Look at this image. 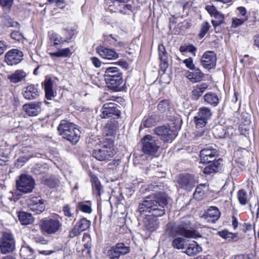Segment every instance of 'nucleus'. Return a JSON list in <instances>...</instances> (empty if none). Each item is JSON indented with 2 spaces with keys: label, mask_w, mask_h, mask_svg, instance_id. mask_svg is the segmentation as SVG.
<instances>
[{
  "label": "nucleus",
  "mask_w": 259,
  "mask_h": 259,
  "mask_svg": "<svg viewBox=\"0 0 259 259\" xmlns=\"http://www.w3.org/2000/svg\"><path fill=\"white\" fill-rule=\"evenodd\" d=\"M120 163L119 159H115L108 164V167L110 169H114L116 168Z\"/></svg>",
  "instance_id": "052dcab7"
},
{
  "label": "nucleus",
  "mask_w": 259,
  "mask_h": 259,
  "mask_svg": "<svg viewBox=\"0 0 259 259\" xmlns=\"http://www.w3.org/2000/svg\"><path fill=\"white\" fill-rule=\"evenodd\" d=\"M22 52L17 49H12L5 55V62L8 65H15L19 64L23 60Z\"/></svg>",
  "instance_id": "dca6fc26"
},
{
  "label": "nucleus",
  "mask_w": 259,
  "mask_h": 259,
  "mask_svg": "<svg viewBox=\"0 0 259 259\" xmlns=\"http://www.w3.org/2000/svg\"><path fill=\"white\" fill-rule=\"evenodd\" d=\"M77 208L80 211L87 213H91L92 210L90 201L79 202Z\"/></svg>",
  "instance_id": "4c0bfd02"
},
{
  "label": "nucleus",
  "mask_w": 259,
  "mask_h": 259,
  "mask_svg": "<svg viewBox=\"0 0 259 259\" xmlns=\"http://www.w3.org/2000/svg\"><path fill=\"white\" fill-rule=\"evenodd\" d=\"M186 249L184 251L189 256H195L202 251V247L195 241H193L188 244H186Z\"/></svg>",
  "instance_id": "4be33fe9"
},
{
  "label": "nucleus",
  "mask_w": 259,
  "mask_h": 259,
  "mask_svg": "<svg viewBox=\"0 0 259 259\" xmlns=\"http://www.w3.org/2000/svg\"><path fill=\"white\" fill-rule=\"evenodd\" d=\"M155 133L164 142L174 140L177 136L176 132L171 130L169 126H160L154 130Z\"/></svg>",
  "instance_id": "2eb2a0df"
},
{
  "label": "nucleus",
  "mask_w": 259,
  "mask_h": 259,
  "mask_svg": "<svg viewBox=\"0 0 259 259\" xmlns=\"http://www.w3.org/2000/svg\"><path fill=\"white\" fill-rule=\"evenodd\" d=\"M208 85L206 83H202L197 85L192 92V98L193 100H197L202 95Z\"/></svg>",
  "instance_id": "7c9ffc66"
},
{
  "label": "nucleus",
  "mask_w": 259,
  "mask_h": 259,
  "mask_svg": "<svg viewBox=\"0 0 259 259\" xmlns=\"http://www.w3.org/2000/svg\"><path fill=\"white\" fill-rule=\"evenodd\" d=\"M4 24L8 27H16L19 28L20 27L19 24L16 21H14L9 17H5L3 20Z\"/></svg>",
  "instance_id": "79ce46f5"
},
{
  "label": "nucleus",
  "mask_w": 259,
  "mask_h": 259,
  "mask_svg": "<svg viewBox=\"0 0 259 259\" xmlns=\"http://www.w3.org/2000/svg\"><path fill=\"white\" fill-rule=\"evenodd\" d=\"M177 182L179 188L189 191H191L197 183L194 177L188 174L178 176L177 178Z\"/></svg>",
  "instance_id": "ddd939ff"
},
{
  "label": "nucleus",
  "mask_w": 259,
  "mask_h": 259,
  "mask_svg": "<svg viewBox=\"0 0 259 259\" xmlns=\"http://www.w3.org/2000/svg\"><path fill=\"white\" fill-rule=\"evenodd\" d=\"M118 126L117 121L113 120L108 121L103 128V134L106 136H113L115 134Z\"/></svg>",
  "instance_id": "bb28decb"
},
{
  "label": "nucleus",
  "mask_w": 259,
  "mask_h": 259,
  "mask_svg": "<svg viewBox=\"0 0 259 259\" xmlns=\"http://www.w3.org/2000/svg\"><path fill=\"white\" fill-rule=\"evenodd\" d=\"M194 72L187 71L186 77L192 83H196L202 80L204 74L199 68H195Z\"/></svg>",
  "instance_id": "b1692460"
},
{
  "label": "nucleus",
  "mask_w": 259,
  "mask_h": 259,
  "mask_svg": "<svg viewBox=\"0 0 259 259\" xmlns=\"http://www.w3.org/2000/svg\"><path fill=\"white\" fill-rule=\"evenodd\" d=\"M18 219L23 225H27L32 224L34 219L32 215L25 212H20L18 214Z\"/></svg>",
  "instance_id": "c756f323"
},
{
  "label": "nucleus",
  "mask_w": 259,
  "mask_h": 259,
  "mask_svg": "<svg viewBox=\"0 0 259 259\" xmlns=\"http://www.w3.org/2000/svg\"><path fill=\"white\" fill-rule=\"evenodd\" d=\"M62 211L65 217L69 219V222L73 223L75 221L74 213L68 204L63 206Z\"/></svg>",
  "instance_id": "473e14b6"
},
{
  "label": "nucleus",
  "mask_w": 259,
  "mask_h": 259,
  "mask_svg": "<svg viewBox=\"0 0 259 259\" xmlns=\"http://www.w3.org/2000/svg\"><path fill=\"white\" fill-rule=\"evenodd\" d=\"M155 123V120H154V118L152 117H149L146 119H144L142 122L140 130L143 128L151 127L152 126L154 125Z\"/></svg>",
  "instance_id": "c03bdc74"
},
{
  "label": "nucleus",
  "mask_w": 259,
  "mask_h": 259,
  "mask_svg": "<svg viewBox=\"0 0 259 259\" xmlns=\"http://www.w3.org/2000/svg\"><path fill=\"white\" fill-rule=\"evenodd\" d=\"M91 61L93 64L96 68H99L101 65V62L99 58L96 57H93L91 58Z\"/></svg>",
  "instance_id": "bf43d9fd"
},
{
  "label": "nucleus",
  "mask_w": 259,
  "mask_h": 259,
  "mask_svg": "<svg viewBox=\"0 0 259 259\" xmlns=\"http://www.w3.org/2000/svg\"><path fill=\"white\" fill-rule=\"evenodd\" d=\"M219 155L218 151L212 146H207L200 151V156L202 163H210Z\"/></svg>",
  "instance_id": "4468645a"
},
{
  "label": "nucleus",
  "mask_w": 259,
  "mask_h": 259,
  "mask_svg": "<svg viewBox=\"0 0 259 259\" xmlns=\"http://www.w3.org/2000/svg\"><path fill=\"white\" fill-rule=\"evenodd\" d=\"M183 63L185 64L187 68H189L190 70L195 69V66L193 63V60L191 57H189L184 60L183 61Z\"/></svg>",
  "instance_id": "5fc2aeb1"
},
{
  "label": "nucleus",
  "mask_w": 259,
  "mask_h": 259,
  "mask_svg": "<svg viewBox=\"0 0 259 259\" xmlns=\"http://www.w3.org/2000/svg\"><path fill=\"white\" fill-rule=\"evenodd\" d=\"M237 10L240 16H242L243 17H248L246 16L247 10L244 7H239L237 8Z\"/></svg>",
  "instance_id": "680f3d73"
},
{
  "label": "nucleus",
  "mask_w": 259,
  "mask_h": 259,
  "mask_svg": "<svg viewBox=\"0 0 259 259\" xmlns=\"http://www.w3.org/2000/svg\"><path fill=\"white\" fill-rule=\"evenodd\" d=\"M27 74L22 69L16 70L14 73L8 75V79L13 83H17L25 79Z\"/></svg>",
  "instance_id": "393cba45"
},
{
  "label": "nucleus",
  "mask_w": 259,
  "mask_h": 259,
  "mask_svg": "<svg viewBox=\"0 0 259 259\" xmlns=\"http://www.w3.org/2000/svg\"><path fill=\"white\" fill-rule=\"evenodd\" d=\"M58 130L59 134L72 145H75L78 142L80 132L75 124L67 120H62Z\"/></svg>",
  "instance_id": "f03ea898"
},
{
  "label": "nucleus",
  "mask_w": 259,
  "mask_h": 259,
  "mask_svg": "<svg viewBox=\"0 0 259 259\" xmlns=\"http://www.w3.org/2000/svg\"><path fill=\"white\" fill-rule=\"evenodd\" d=\"M247 194L246 192L243 190H240L238 192V198L240 203L242 205H245L247 202Z\"/></svg>",
  "instance_id": "37998d69"
},
{
  "label": "nucleus",
  "mask_w": 259,
  "mask_h": 259,
  "mask_svg": "<svg viewBox=\"0 0 259 259\" xmlns=\"http://www.w3.org/2000/svg\"><path fill=\"white\" fill-rule=\"evenodd\" d=\"M6 48V45L5 42L0 41V55L4 53Z\"/></svg>",
  "instance_id": "338daca9"
},
{
  "label": "nucleus",
  "mask_w": 259,
  "mask_h": 259,
  "mask_svg": "<svg viewBox=\"0 0 259 259\" xmlns=\"http://www.w3.org/2000/svg\"><path fill=\"white\" fill-rule=\"evenodd\" d=\"M113 144V141H111V144L107 146L100 142L95 143V148L92 152L93 156L99 161L108 160L112 158L115 154L116 151L111 145Z\"/></svg>",
  "instance_id": "20e7f679"
},
{
  "label": "nucleus",
  "mask_w": 259,
  "mask_h": 259,
  "mask_svg": "<svg viewBox=\"0 0 259 259\" xmlns=\"http://www.w3.org/2000/svg\"><path fill=\"white\" fill-rule=\"evenodd\" d=\"M211 115L212 113L210 109L206 107H203L199 108L197 113V116H198L199 118H202L206 120H208V119L210 118Z\"/></svg>",
  "instance_id": "f704fd0d"
},
{
  "label": "nucleus",
  "mask_w": 259,
  "mask_h": 259,
  "mask_svg": "<svg viewBox=\"0 0 259 259\" xmlns=\"http://www.w3.org/2000/svg\"><path fill=\"white\" fill-rule=\"evenodd\" d=\"M194 120L197 128H202L204 127L207 121V120L202 118H199L197 115L194 117Z\"/></svg>",
  "instance_id": "09e8293b"
},
{
  "label": "nucleus",
  "mask_w": 259,
  "mask_h": 259,
  "mask_svg": "<svg viewBox=\"0 0 259 259\" xmlns=\"http://www.w3.org/2000/svg\"><path fill=\"white\" fill-rule=\"evenodd\" d=\"M254 45L259 49V33L254 37Z\"/></svg>",
  "instance_id": "774afa93"
},
{
  "label": "nucleus",
  "mask_w": 259,
  "mask_h": 259,
  "mask_svg": "<svg viewBox=\"0 0 259 259\" xmlns=\"http://www.w3.org/2000/svg\"><path fill=\"white\" fill-rule=\"evenodd\" d=\"M217 57L215 53L212 51L206 52L201 59V64L205 68L211 69L216 64Z\"/></svg>",
  "instance_id": "f3484780"
},
{
  "label": "nucleus",
  "mask_w": 259,
  "mask_h": 259,
  "mask_svg": "<svg viewBox=\"0 0 259 259\" xmlns=\"http://www.w3.org/2000/svg\"><path fill=\"white\" fill-rule=\"evenodd\" d=\"M209 28L210 25L207 22H205L203 23H202L201 27L200 32L199 34V37L200 38H203L208 32V30L209 29Z\"/></svg>",
  "instance_id": "3c124183"
},
{
  "label": "nucleus",
  "mask_w": 259,
  "mask_h": 259,
  "mask_svg": "<svg viewBox=\"0 0 259 259\" xmlns=\"http://www.w3.org/2000/svg\"><path fill=\"white\" fill-rule=\"evenodd\" d=\"M27 202L29 208L36 214L42 213L46 209V201L40 196H31L27 199Z\"/></svg>",
  "instance_id": "9d476101"
},
{
  "label": "nucleus",
  "mask_w": 259,
  "mask_h": 259,
  "mask_svg": "<svg viewBox=\"0 0 259 259\" xmlns=\"http://www.w3.org/2000/svg\"><path fill=\"white\" fill-rule=\"evenodd\" d=\"M51 39L54 42V46H57L60 44L64 43V42H67L66 40H62V38L59 36L58 34L55 33L52 34Z\"/></svg>",
  "instance_id": "de8ad7c7"
},
{
  "label": "nucleus",
  "mask_w": 259,
  "mask_h": 259,
  "mask_svg": "<svg viewBox=\"0 0 259 259\" xmlns=\"http://www.w3.org/2000/svg\"><path fill=\"white\" fill-rule=\"evenodd\" d=\"M170 108L169 102L168 100L160 101L157 105V109L161 112L164 113Z\"/></svg>",
  "instance_id": "ea45409f"
},
{
  "label": "nucleus",
  "mask_w": 259,
  "mask_h": 259,
  "mask_svg": "<svg viewBox=\"0 0 259 259\" xmlns=\"http://www.w3.org/2000/svg\"><path fill=\"white\" fill-rule=\"evenodd\" d=\"M104 77L107 87L114 91H117L123 82L122 72L116 67L107 68Z\"/></svg>",
  "instance_id": "7ed1b4c3"
},
{
  "label": "nucleus",
  "mask_w": 259,
  "mask_h": 259,
  "mask_svg": "<svg viewBox=\"0 0 259 259\" xmlns=\"http://www.w3.org/2000/svg\"><path fill=\"white\" fill-rule=\"evenodd\" d=\"M39 226L43 233L52 235L61 230L62 224L57 218H45L39 221Z\"/></svg>",
  "instance_id": "423d86ee"
},
{
  "label": "nucleus",
  "mask_w": 259,
  "mask_h": 259,
  "mask_svg": "<svg viewBox=\"0 0 259 259\" xmlns=\"http://www.w3.org/2000/svg\"><path fill=\"white\" fill-rule=\"evenodd\" d=\"M213 134L216 138L222 139L225 137L226 132L223 127L219 126L214 130Z\"/></svg>",
  "instance_id": "8fccbe9b"
},
{
  "label": "nucleus",
  "mask_w": 259,
  "mask_h": 259,
  "mask_svg": "<svg viewBox=\"0 0 259 259\" xmlns=\"http://www.w3.org/2000/svg\"><path fill=\"white\" fill-rule=\"evenodd\" d=\"M130 247L123 243H118L112 246L107 251V255L110 259H119V257L128 253Z\"/></svg>",
  "instance_id": "f8f14e48"
},
{
  "label": "nucleus",
  "mask_w": 259,
  "mask_h": 259,
  "mask_svg": "<svg viewBox=\"0 0 259 259\" xmlns=\"http://www.w3.org/2000/svg\"><path fill=\"white\" fill-rule=\"evenodd\" d=\"M158 55L161 61V68L164 71L168 67V57L165 47L162 44L158 46Z\"/></svg>",
  "instance_id": "5701e85b"
},
{
  "label": "nucleus",
  "mask_w": 259,
  "mask_h": 259,
  "mask_svg": "<svg viewBox=\"0 0 259 259\" xmlns=\"http://www.w3.org/2000/svg\"><path fill=\"white\" fill-rule=\"evenodd\" d=\"M25 251H29L31 255L33 252V249L30 246H26V247H22V248L20 250L21 254L22 252H25Z\"/></svg>",
  "instance_id": "69168bd1"
},
{
  "label": "nucleus",
  "mask_w": 259,
  "mask_h": 259,
  "mask_svg": "<svg viewBox=\"0 0 259 259\" xmlns=\"http://www.w3.org/2000/svg\"><path fill=\"white\" fill-rule=\"evenodd\" d=\"M16 240L14 235L10 231L2 233L0 237V252L2 254L13 253L16 249Z\"/></svg>",
  "instance_id": "39448f33"
},
{
  "label": "nucleus",
  "mask_w": 259,
  "mask_h": 259,
  "mask_svg": "<svg viewBox=\"0 0 259 259\" xmlns=\"http://www.w3.org/2000/svg\"><path fill=\"white\" fill-rule=\"evenodd\" d=\"M142 150L145 154H153L156 153L160 146L159 140L155 137L148 135L141 140Z\"/></svg>",
  "instance_id": "6e6552de"
},
{
  "label": "nucleus",
  "mask_w": 259,
  "mask_h": 259,
  "mask_svg": "<svg viewBox=\"0 0 259 259\" xmlns=\"http://www.w3.org/2000/svg\"><path fill=\"white\" fill-rule=\"evenodd\" d=\"M65 31L68 35V37H66L65 39L68 41V40L72 38V36L74 34V30L68 29H65Z\"/></svg>",
  "instance_id": "0e129e2a"
},
{
  "label": "nucleus",
  "mask_w": 259,
  "mask_h": 259,
  "mask_svg": "<svg viewBox=\"0 0 259 259\" xmlns=\"http://www.w3.org/2000/svg\"><path fill=\"white\" fill-rule=\"evenodd\" d=\"M220 211L215 206H210L203 214L202 218L209 223H214L220 217Z\"/></svg>",
  "instance_id": "6ab92c4d"
},
{
  "label": "nucleus",
  "mask_w": 259,
  "mask_h": 259,
  "mask_svg": "<svg viewBox=\"0 0 259 259\" xmlns=\"http://www.w3.org/2000/svg\"><path fill=\"white\" fill-rule=\"evenodd\" d=\"M71 54L69 48L58 49L56 52L49 53L52 57H69Z\"/></svg>",
  "instance_id": "2f4dec72"
},
{
  "label": "nucleus",
  "mask_w": 259,
  "mask_h": 259,
  "mask_svg": "<svg viewBox=\"0 0 259 259\" xmlns=\"http://www.w3.org/2000/svg\"><path fill=\"white\" fill-rule=\"evenodd\" d=\"M35 182L33 179L28 175H21L16 181L17 190L23 193H29L34 188Z\"/></svg>",
  "instance_id": "1a4fd4ad"
},
{
  "label": "nucleus",
  "mask_w": 259,
  "mask_h": 259,
  "mask_svg": "<svg viewBox=\"0 0 259 259\" xmlns=\"http://www.w3.org/2000/svg\"><path fill=\"white\" fill-rule=\"evenodd\" d=\"M218 233L221 237L229 241L233 240L236 237L235 234L229 232L227 230H223Z\"/></svg>",
  "instance_id": "a19ab883"
},
{
  "label": "nucleus",
  "mask_w": 259,
  "mask_h": 259,
  "mask_svg": "<svg viewBox=\"0 0 259 259\" xmlns=\"http://www.w3.org/2000/svg\"><path fill=\"white\" fill-rule=\"evenodd\" d=\"M82 232L75 225L73 228L70 231L69 233V237L70 238H73L76 236H77L80 235V234Z\"/></svg>",
  "instance_id": "6e6d98bb"
},
{
  "label": "nucleus",
  "mask_w": 259,
  "mask_h": 259,
  "mask_svg": "<svg viewBox=\"0 0 259 259\" xmlns=\"http://www.w3.org/2000/svg\"><path fill=\"white\" fill-rule=\"evenodd\" d=\"M204 101L212 106H217L219 103V99L217 95L213 92L206 93L204 96Z\"/></svg>",
  "instance_id": "c85d7f7f"
},
{
  "label": "nucleus",
  "mask_w": 259,
  "mask_h": 259,
  "mask_svg": "<svg viewBox=\"0 0 259 259\" xmlns=\"http://www.w3.org/2000/svg\"><path fill=\"white\" fill-rule=\"evenodd\" d=\"M41 104V102H31L24 104L23 109L28 116H34L40 112Z\"/></svg>",
  "instance_id": "412c9836"
},
{
  "label": "nucleus",
  "mask_w": 259,
  "mask_h": 259,
  "mask_svg": "<svg viewBox=\"0 0 259 259\" xmlns=\"http://www.w3.org/2000/svg\"><path fill=\"white\" fill-rule=\"evenodd\" d=\"M32 156L27 157L26 156H21L18 159L17 162L15 163V166L18 167H21Z\"/></svg>",
  "instance_id": "603ef678"
},
{
  "label": "nucleus",
  "mask_w": 259,
  "mask_h": 259,
  "mask_svg": "<svg viewBox=\"0 0 259 259\" xmlns=\"http://www.w3.org/2000/svg\"><path fill=\"white\" fill-rule=\"evenodd\" d=\"M118 105L115 103L109 102L103 105L100 116L102 118L113 117L118 118L120 116V111Z\"/></svg>",
  "instance_id": "9b49d317"
},
{
  "label": "nucleus",
  "mask_w": 259,
  "mask_h": 259,
  "mask_svg": "<svg viewBox=\"0 0 259 259\" xmlns=\"http://www.w3.org/2000/svg\"><path fill=\"white\" fill-rule=\"evenodd\" d=\"M81 232L89 229L91 226V222L85 218H82L79 220L75 225Z\"/></svg>",
  "instance_id": "c9c22d12"
},
{
  "label": "nucleus",
  "mask_w": 259,
  "mask_h": 259,
  "mask_svg": "<svg viewBox=\"0 0 259 259\" xmlns=\"http://www.w3.org/2000/svg\"><path fill=\"white\" fill-rule=\"evenodd\" d=\"M91 182L93 192H96L99 196H100L101 191L102 190V187L98 178L95 176L92 177Z\"/></svg>",
  "instance_id": "72a5a7b5"
},
{
  "label": "nucleus",
  "mask_w": 259,
  "mask_h": 259,
  "mask_svg": "<svg viewBox=\"0 0 259 259\" xmlns=\"http://www.w3.org/2000/svg\"><path fill=\"white\" fill-rule=\"evenodd\" d=\"M34 240L36 243H39L41 244H47L48 243V241L42 237H35Z\"/></svg>",
  "instance_id": "e2e57ef3"
},
{
  "label": "nucleus",
  "mask_w": 259,
  "mask_h": 259,
  "mask_svg": "<svg viewBox=\"0 0 259 259\" xmlns=\"http://www.w3.org/2000/svg\"><path fill=\"white\" fill-rule=\"evenodd\" d=\"M96 51L102 58L105 59L115 60L119 57L118 54L113 49L100 46L96 48Z\"/></svg>",
  "instance_id": "aec40b11"
},
{
  "label": "nucleus",
  "mask_w": 259,
  "mask_h": 259,
  "mask_svg": "<svg viewBox=\"0 0 259 259\" xmlns=\"http://www.w3.org/2000/svg\"><path fill=\"white\" fill-rule=\"evenodd\" d=\"M191 223L189 221H182L177 226L171 227L169 229V234L173 237L177 235L183 236L186 238H194L196 236V231H192Z\"/></svg>",
  "instance_id": "0eeeda50"
},
{
  "label": "nucleus",
  "mask_w": 259,
  "mask_h": 259,
  "mask_svg": "<svg viewBox=\"0 0 259 259\" xmlns=\"http://www.w3.org/2000/svg\"><path fill=\"white\" fill-rule=\"evenodd\" d=\"M10 35L12 39L18 41L22 40L24 38L22 33L19 31H13Z\"/></svg>",
  "instance_id": "864d4df0"
},
{
  "label": "nucleus",
  "mask_w": 259,
  "mask_h": 259,
  "mask_svg": "<svg viewBox=\"0 0 259 259\" xmlns=\"http://www.w3.org/2000/svg\"><path fill=\"white\" fill-rule=\"evenodd\" d=\"M205 10L207 11V12L209 14L211 17H213L219 12V11L217 10L215 7L213 5H208L205 7Z\"/></svg>",
  "instance_id": "13d9d810"
},
{
  "label": "nucleus",
  "mask_w": 259,
  "mask_h": 259,
  "mask_svg": "<svg viewBox=\"0 0 259 259\" xmlns=\"http://www.w3.org/2000/svg\"><path fill=\"white\" fill-rule=\"evenodd\" d=\"M38 85L31 84L24 88L22 92L23 97L28 100L36 99L39 96Z\"/></svg>",
  "instance_id": "a211bd4d"
},
{
  "label": "nucleus",
  "mask_w": 259,
  "mask_h": 259,
  "mask_svg": "<svg viewBox=\"0 0 259 259\" xmlns=\"http://www.w3.org/2000/svg\"><path fill=\"white\" fill-rule=\"evenodd\" d=\"M47 170L48 169L45 167L40 164H36V165L32 168V172L35 175H41L46 173Z\"/></svg>",
  "instance_id": "a18cd8bd"
},
{
  "label": "nucleus",
  "mask_w": 259,
  "mask_h": 259,
  "mask_svg": "<svg viewBox=\"0 0 259 259\" xmlns=\"http://www.w3.org/2000/svg\"><path fill=\"white\" fill-rule=\"evenodd\" d=\"M212 17L214 18L211 20V23L213 27H216L224 23V16L219 12L215 14Z\"/></svg>",
  "instance_id": "58836bf2"
},
{
  "label": "nucleus",
  "mask_w": 259,
  "mask_h": 259,
  "mask_svg": "<svg viewBox=\"0 0 259 259\" xmlns=\"http://www.w3.org/2000/svg\"><path fill=\"white\" fill-rule=\"evenodd\" d=\"M186 240L182 237L175 238L172 241V246L178 249H184L185 248V244Z\"/></svg>",
  "instance_id": "e433bc0d"
},
{
  "label": "nucleus",
  "mask_w": 259,
  "mask_h": 259,
  "mask_svg": "<svg viewBox=\"0 0 259 259\" xmlns=\"http://www.w3.org/2000/svg\"><path fill=\"white\" fill-rule=\"evenodd\" d=\"M222 161L221 159H219L217 161H212L210 164L206 166L203 169V172L205 174H210L212 172L218 171L221 168V163L220 161Z\"/></svg>",
  "instance_id": "cd10ccee"
},
{
  "label": "nucleus",
  "mask_w": 259,
  "mask_h": 259,
  "mask_svg": "<svg viewBox=\"0 0 259 259\" xmlns=\"http://www.w3.org/2000/svg\"><path fill=\"white\" fill-rule=\"evenodd\" d=\"M13 3V0H0V5L7 10L11 9Z\"/></svg>",
  "instance_id": "4d7b16f0"
},
{
  "label": "nucleus",
  "mask_w": 259,
  "mask_h": 259,
  "mask_svg": "<svg viewBox=\"0 0 259 259\" xmlns=\"http://www.w3.org/2000/svg\"><path fill=\"white\" fill-rule=\"evenodd\" d=\"M167 196L163 192H158L144 198L139 205L141 213L148 212L144 220V227L149 234L156 231L159 227L157 217L163 215L165 212V207L167 205Z\"/></svg>",
  "instance_id": "f257e3e1"
},
{
  "label": "nucleus",
  "mask_w": 259,
  "mask_h": 259,
  "mask_svg": "<svg viewBox=\"0 0 259 259\" xmlns=\"http://www.w3.org/2000/svg\"><path fill=\"white\" fill-rule=\"evenodd\" d=\"M248 20V17H242V18H234L232 19V27L237 28L242 25Z\"/></svg>",
  "instance_id": "49530a36"
},
{
  "label": "nucleus",
  "mask_w": 259,
  "mask_h": 259,
  "mask_svg": "<svg viewBox=\"0 0 259 259\" xmlns=\"http://www.w3.org/2000/svg\"><path fill=\"white\" fill-rule=\"evenodd\" d=\"M44 88L46 98L48 100H52L56 96V93L53 89V83L51 78L46 79L42 83Z\"/></svg>",
  "instance_id": "a878e982"
}]
</instances>
